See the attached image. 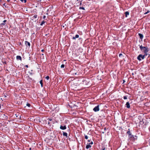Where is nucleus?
I'll use <instances>...</instances> for the list:
<instances>
[{"mask_svg": "<svg viewBox=\"0 0 150 150\" xmlns=\"http://www.w3.org/2000/svg\"><path fill=\"white\" fill-rule=\"evenodd\" d=\"M140 50L145 54V55H148V52H149V50L147 46H143L142 45H139Z\"/></svg>", "mask_w": 150, "mask_h": 150, "instance_id": "1", "label": "nucleus"}, {"mask_svg": "<svg viewBox=\"0 0 150 150\" xmlns=\"http://www.w3.org/2000/svg\"><path fill=\"white\" fill-rule=\"evenodd\" d=\"M147 55H145V54H144V55H142L141 54H140L138 55V56L137 57V59L139 61H140L141 60V58L142 59H144L145 58V56H146Z\"/></svg>", "mask_w": 150, "mask_h": 150, "instance_id": "2", "label": "nucleus"}, {"mask_svg": "<svg viewBox=\"0 0 150 150\" xmlns=\"http://www.w3.org/2000/svg\"><path fill=\"white\" fill-rule=\"evenodd\" d=\"M129 137L130 140L132 141H134L135 140V138L134 137V136L132 134L129 135Z\"/></svg>", "mask_w": 150, "mask_h": 150, "instance_id": "3", "label": "nucleus"}, {"mask_svg": "<svg viewBox=\"0 0 150 150\" xmlns=\"http://www.w3.org/2000/svg\"><path fill=\"white\" fill-rule=\"evenodd\" d=\"M99 105H98L96 106L93 109V110L95 112H97L99 110Z\"/></svg>", "mask_w": 150, "mask_h": 150, "instance_id": "4", "label": "nucleus"}, {"mask_svg": "<svg viewBox=\"0 0 150 150\" xmlns=\"http://www.w3.org/2000/svg\"><path fill=\"white\" fill-rule=\"evenodd\" d=\"M37 15H34V16H33L31 18V19L32 20H38V18L37 19Z\"/></svg>", "mask_w": 150, "mask_h": 150, "instance_id": "5", "label": "nucleus"}, {"mask_svg": "<svg viewBox=\"0 0 150 150\" xmlns=\"http://www.w3.org/2000/svg\"><path fill=\"white\" fill-rule=\"evenodd\" d=\"M60 129L62 130H64L65 129L67 128V127L66 125H61L60 127Z\"/></svg>", "mask_w": 150, "mask_h": 150, "instance_id": "6", "label": "nucleus"}, {"mask_svg": "<svg viewBox=\"0 0 150 150\" xmlns=\"http://www.w3.org/2000/svg\"><path fill=\"white\" fill-rule=\"evenodd\" d=\"M125 105L126 106V107L128 108H130V105L129 103V102H127L126 104Z\"/></svg>", "mask_w": 150, "mask_h": 150, "instance_id": "7", "label": "nucleus"}, {"mask_svg": "<svg viewBox=\"0 0 150 150\" xmlns=\"http://www.w3.org/2000/svg\"><path fill=\"white\" fill-rule=\"evenodd\" d=\"M138 35L140 39L142 40L143 39V37H144L143 35L141 33H138Z\"/></svg>", "mask_w": 150, "mask_h": 150, "instance_id": "8", "label": "nucleus"}, {"mask_svg": "<svg viewBox=\"0 0 150 150\" xmlns=\"http://www.w3.org/2000/svg\"><path fill=\"white\" fill-rule=\"evenodd\" d=\"M16 59L17 60H19L21 61L22 60V58L21 56L18 55L16 56Z\"/></svg>", "mask_w": 150, "mask_h": 150, "instance_id": "9", "label": "nucleus"}, {"mask_svg": "<svg viewBox=\"0 0 150 150\" xmlns=\"http://www.w3.org/2000/svg\"><path fill=\"white\" fill-rule=\"evenodd\" d=\"M25 44L26 46H30V43L29 42H28L27 41H25Z\"/></svg>", "mask_w": 150, "mask_h": 150, "instance_id": "10", "label": "nucleus"}, {"mask_svg": "<svg viewBox=\"0 0 150 150\" xmlns=\"http://www.w3.org/2000/svg\"><path fill=\"white\" fill-rule=\"evenodd\" d=\"M79 35H76L75 37H73L72 39L74 40H75L76 38H78L79 37Z\"/></svg>", "mask_w": 150, "mask_h": 150, "instance_id": "11", "label": "nucleus"}, {"mask_svg": "<svg viewBox=\"0 0 150 150\" xmlns=\"http://www.w3.org/2000/svg\"><path fill=\"white\" fill-rule=\"evenodd\" d=\"M63 135L64 136L66 137H67V138L68 137L67 133H66V132H63Z\"/></svg>", "mask_w": 150, "mask_h": 150, "instance_id": "12", "label": "nucleus"}, {"mask_svg": "<svg viewBox=\"0 0 150 150\" xmlns=\"http://www.w3.org/2000/svg\"><path fill=\"white\" fill-rule=\"evenodd\" d=\"M27 80L28 81H31L32 80V79L29 76H28V77Z\"/></svg>", "mask_w": 150, "mask_h": 150, "instance_id": "13", "label": "nucleus"}, {"mask_svg": "<svg viewBox=\"0 0 150 150\" xmlns=\"http://www.w3.org/2000/svg\"><path fill=\"white\" fill-rule=\"evenodd\" d=\"M91 147V146L90 144H88L86 146V149H88L89 148H90Z\"/></svg>", "mask_w": 150, "mask_h": 150, "instance_id": "14", "label": "nucleus"}, {"mask_svg": "<svg viewBox=\"0 0 150 150\" xmlns=\"http://www.w3.org/2000/svg\"><path fill=\"white\" fill-rule=\"evenodd\" d=\"M125 16L126 17H127V16L128 15H129V12L128 11H126L125 12Z\"/></svg>", "mask_w": 150, "mask_h": 150, "instance_id": "15", "label": "nucleus"}, {"mask_svg": "<svg viewBox=\"0 0 150 150\" xmlns=\"http://www.w3.org/2000/svg\"><path fill=\"white\" fill-rule=\"evenodd\" d=\"M45 23V21H42L41 22V24H40V25H42Z\"/></svg>", "mask_w": 150, "mask_h": 150, "instance_id": "16", "label": "nucleus"}, {"mask_svg": "<svg viewBox=\"0 0 150 150\" xmlns=\"http://www.w3.org/2000/svg\"><path fill=\"white\" fill-rule=\"evenodd\" d=\"M40 84L41 85V87H42V86H43V84H42V80H41L40 81Z\"/></svg>", "mask_w": 150, "mask_h": 150, "instance_id": "17", "label": "nucleus"}, {"mask_svg": "<svg viewBox=\"0 0 150 150\" xmlns=\"http://www.w3.org/2000/svg\"><path fill=\"white\" fill-rule=\"evenodd\" d=\"M127 134H128L129 135H130L131 134V133L130 131L129 130L127 132Z\"/></svg>", "mask_w": 150, "mask_h": 150, "instance_id": "18", "label": "nucleus"}, {"mask_svg": "<svg viewBox=\"0 0 150 150\" xmlns=\"http://www.w3.org/2000/svg\"><path fill=\"white\" fill-rule=\"evenodd\" d=\"M79 9H83V10H85V8H84L83 7H79Z\"/></svg>", "mask_w": 150, "mask_h": 150, "instance_id": "19", "label": "nucleus"}, {"mask_svg": "<svg viewBox=\"0 0 150 150\" xmlns=\"http://www.w3.org/2000/svg\"><path fill=\"white\" fill-rule=\"evenodd\" d=\"M21 1L22 2H24V3H26V0H21Z\"/></svg>", "mask_w": 150, "mask_h": 150, "instance_id": "20", "label": "nucleus"}, {"mask_svg": "<svg viewBox=\"0 0 150 150\" xmlns=\"http://www.w3.org/2000/svg\"><path fill=\"white\" fill-rule=\"evenodd\" d=\"M85 138V139H88V137L87 135H84Z\"/></svg>", "mask_w": 150, "mask_h": 150, "instance_id": "21", "label": "nucleus"}, {"mask_svg": "<svg viewBox=\"0 0 150 150\" xmlns=\"http://www.w3.org/2000/svg\"><path fill=\"white\" fill-rule=\"evenodd\" d=\"M150 12V11L148 10L147 11V12H146L145 13H144V14L145 15V14H147L148 13H149Z\"/></svg>", "mask_w": 150, "mask_h": 150, "instance_id": "22", "label": "nucleus"}, {"mask_svg": "<svg viewBox=\"0 0 150 150\" xmlns=\"http://www.w3.org/2000/svg\"><path fill=\"white\" fill-rule=\"evenodd\" d=\"M64 64H62L61 65V67L62 68H64Z\"/></svg>", "mask_w": 150, "mask_h": 150, "instance_id": "23", "label": "nucleus"}, {"mask_svg": "<svg viewBox=\"0 0 150 150\" xmlns=\"http://www.w3.org/2000/svg\"><path fill=\"white\" fill-rule=\"evenodd\" d=\"M45 79L47 80H48L49 79V77L48 76H47L46 77Z\"/></svg>", "mask_w": 150, "mask_h": 150, "instance_id": "24", "label": "nucleus"}, {"mask_svg": "<svg viewBox=\"0 0 150 150\" xmlns=\"http://www.w3.org/2000/svg\"><path fill=\"white\" fill-rule=\"evenodd\" d=\"M123 98L125 100H126V99H127V96H124V97H123Z\"/></svg>", "mask_w": 150, "mask_h": 150, "instance_id": "25", "label": "nucleus"}, {"mask_svg": "<svg viewBox=\"0 0 150 150\" xmlns=\"http://www.w3.org/2000/svg\"><path fill=\"white\" fill-rule=\"evenodd\" d=\"M26 105L28 107H30V105L29 103H27Z\"/></svg>", "mask_w": 150, "mask_h": 150, "instance_id": "26", "label": "nucleus"}, {"mask_svg": "<svg viewBox=\"0 0 150 150\" xmlns=\"http://www.w3.org/2000/svg\"><path fill=\"white\" fill-rule=\"evenodd\" d=\"M122 56V54H119V57H121Z\"/></svg>", "mask_w": 150, "mask_h": 150, "instance_id": "27", "label": "nucleus"}, {"mask_svg": "<svg viewBox=\"0 0 150 150\" xmlns=\"http://www.w3.org/2000/svg\"><path fill=\"white\" fill-rule=\"evenodd\" d=\"M107 107L106 105H105V106H104V109H105V108H106Z\"/></svg>", "mask_w": 150, "mask_h": 150, "instance_id": "28", "label": "nucleus"}, {"mask_svg": "<svg viewBox=\"0 0 150 150\" xmlns=\"http://www.w3.org/2000/svg\"><path fill=\"white\" fill-rule=\"evenodd\" d=\"M29 74H30V75H32L33 74V73H32V72H29Z\"/></svg>", "mask_w": 150, "mask_h": 150, "instance_id": "29", "label": "nucleus"}, {"mask_svg": "<svg viewBox=\"0 0 150 150\" xmlns=\"http://www.w3.org/2000/svg\"><path fill=\"white\" fill-rule=\"evenodd\" d=\"M93 144V142H91V143H90L89 144Z\"/></svg>", "mask_w": 150, "mask_h": 150, "instance_id": "30", "label": "nucleus"}, {"mask_svg": "<svg viewBox=\"0 0 150 150\" xmlns=\"http://www.w3.org/2000/svg\"><path fill=\"white\" fill-rule=\"evenodd\" d=\"M46 17V16H44L43 17V19H45V18Z\"/></svg>", "mask_w": 150, "mask_h": 150, "instance_id": "31", "label": "nucleus"}, {"mask_svg": "<svg viewBox=\"0 0 150 150\" xmlns=\"http://www.w3.org/2000/svg\"><path fill=\"white\" fill-rule=\"evenodd\" d=\"M41 51H42V52H44V50H43V49H42V50Z\"/></svg>", "mask_w": 150, "mask_h": 150, "instance_id": "32", "label": "nucleus"}, {"mask_svg": "<svg viewBox=\"0 0 150 150\" xmlns=\"http://www.w3.org/2000/svg\"><path fill=\"white\" fill-rule=\"evenodd\" d=\"M25 67H27V68L28 67V65H26L25 66Z\"/></svg>", "mask_w": 150, "mask_h": 150, "instance_id": "33", "label": "nucleus"}, {"mask_svg": "<svg viewBox=\"0 0 150 150\" xmlns=\"http://www.w3.org/2000/svg\"><path fill=\"white\" fill-rule=\"evenodd\" d=\"M6 20H4L3 22L4 23H5L6 22Z\"/></svg>", "mask_w": 150, "mask_h": 150, "instance_id": "34", "label": "nucleus"}, {"mask_svg": "<svg viewBox=\"0 0 150 150\" xmlns=\"http://www.w3.org/2000/svg\"><path fill=\"white\" fill-rule=\"evenodd\" d=\"M106 129V128L105 127L104 128V130H105V131Z\"/></svg>", "mask_w": 150, "mask_h": 150, "instance_id": "35", "label": "nucleus"}, {"mask_svg": "<svg viewBox=\"0 0 150 150\" xmlns=\"http://www.w3.org/2000/svg\"><path fill=\"white\" fill-rule=\"evenodd\" d=\"M88 141L89 142H90L91 141L90 140H88Z\"/></svg>", "mask_w": 150, "mask_h": 150, "instance_id": "36", "label": "nucleus"}, {"mask_svg": "<svg viewBox=\"0 0 150 150\" xmlns=\"http://www.w3.org/2000/svg\"><path fill=\"white\" fill-rule=\"evenodd\" d=\"M5 3H4L3 4V5L4 6L5 5Z\"/></svg>", "mask_w": 150, "mask_h": 150, "instance_id": "37", "label": "nucleus"}, {"mask_svg": "<svg viewBox=\"0 0 150 150\" xmlns=\"http://www.w3.org/2000/svg\"><path fill=\"white\" fill-rule=\"evenodd\" d=\"M29 149L30 150H31V148H30V149Z\"/></svg>", "mask_w": 150, "mask_h": 150, "instance_id": "38", "label": "nucleus"}, {"mask_svg": "<svg viewBox=\"0 0 150 150\" xmlns=\"http://www.w3.org/2000/svg\"><path fill=\"white\" fill-rule=\"evenodd\" d=\"M2 1L1 0H0V2H1Z\"/></svg>", "mask_w": 150, "mask_h": 150, "instance_id": "39", "label": "nucleus"}, {"mask_svg": "<svg viewBox=\"0 0 150 150\" xmlns=\"http://www.w3.org/2000/svg\"><path fill=\"white\" fill-rule=\"evenodd\" d=\"M50 121H51L52 120V119H50Z\"/></svg>", "mask_w": 150, "mask_h": 150, "instance_id": "40", "label": "nucleus"}, {"mask_svg": "<svg viewBox=\"0 0 150 150\" xmlns=\"http://www.w3.org/2000/svg\"><path fill=\"white\" fill-rule=\"evenodd\" d=\"M81 3L80 4V5H81Z\"/></svg>", "mask_w": 150, "mask_h": 150, "instance_id": "41", "label": "nucleus"}, {"mask_svg": "<svg viewBox=\"0 0 150 150\" xmlns=\"http://www.w3.org/2000/svg\"><path fill=\"white\" fill-rule=\"evenodd\" d=\"M107 133H109V132H107Z\"/></svg>", "mask_w": 150, "mask_h": 150, "instance_id": "42", "label": "nucleus"}, {"mask_svg": "<svg viewBox=\"0 0 150 150\" xmlns=\"http://www.w3.org/2000/svg\"><path fill=\"white\" fill-rule=\"evenodd\" d=\"M105 148H104L103 150H105Z\"/></svg>", "mask_w": 150, "mask_h": 150, "instance_id": "43", "label": "nucleus"}, {"mask_svg": "<svg viewBox=\"0 0 150 150\" xmlns=\"http://www.w3.org/2000/svg\"><path fill=\"white\" fill-rule=\"evenodd\" d=\"M135 137H136V136H135Z\"/></svg>", "mask_w": 150, "mask_h": 150, "instance_id": "44", "label": "nucleus"}, {"mask_svg": "<svg viewBox=\"0 0 150 150\" xmlns=\"http://www.w3.org/2000/svg\"><path fill=\"white\" fill-rule=\"evenodd\" d=\"M43 55V54H42V55Z\"/></svg>", "mask_w": 150, "mask_h": 150, "instance_id": "45", "label": "nucleus"}, {"mask_svg": "<svg viewBox=\"0 0 150 150\" xmlns=\"http://www.w3.org/2000/svg\"><path fill=\"white\" fill-rule=\"evenodd\" d=\"M124 82H125V80L123 81Z\"/></svg>", "mask_w": 150, "mask_h": 150, "instance_id": "46", "label": "nucleus"}, {"mask_svg": "<svg viewBox=\"0 0 150 150\" xmlns=\"http://www.w3.org/2000/svg\"><path fill=\"white\" fill-rule=\"evenodd\" d=\"M77 1H78V0H77Z\"/></svg>", "mask_w": 150, "mask_h": 150, "instance_id": "47", "label": "nucleus"}]
</instances>
